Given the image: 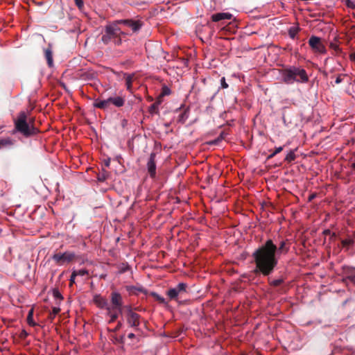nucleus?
I'll use <instances>...</instances> for the list:
<instances>
[{"mask_svg": "<svg viewBox=\"0 0 355 355\" xmlns=\"http://www.w3.org/2000/svg\"><path fill=\"white\" fill-rule=\"evenodd\" d=\"M290 250L288 240H282L278 244L272 239H268L264 243L257 248L252 257L255 264L253 270L256 275L270 276L278 264L276 255L286 254Z\"/></svg>", "mask_w": 355, "mask_h": 355, "instance_id": "obj_1", "label": "nucleus"}, {"mask_svg": "<svg viewBox=\"0 0 355 355\" xmlns=\"http://www.w3.org/2000/svg\"><path fill=\"white\" fill-rule=\"evenodd\" d=\"M35 119L28 117L24 111L20 112L14 119V129L12 134L19 133L25 138H29L37 135L40 130L35 126Z\"/></svg>", "mask_w": 355, "mask_h": 355, "instance_id": "obj_2", "label": "nucleus"}, {"mask_svg": "<svg viewBox=\"0 0 355 355\" xmlns=\"http://www.w3.org/2000/svg\"><path fill=\"white\" fill-rule=\"evenodd\" d=\"M281 74L283 82L287 85H291L295 82L297 83H306L309 80V77L306 70L295 66L283 69Z\"/></svg>", "mask_w": 355, "mask_h": 355, "instance_id": "obj_3", "label": "nucleus"}, {"mask_svg": "<svg viewBox=\"0 0 355 355\" xmlns=\"http://www.w3.org/2000/svg\"><path fill=\"white\" fill-rule=\"evenodd\" d=\"M119 21L116 20L105 26L104 33L101 37V41L104 44H108L113 42L116 46L121 45V38L118 37Z\"/></svg>", "mask_w": 355, "mask_h": 355, "instance_id": "obj_4", "label": "nucleus"}, {"mask_svg": "<svg viewBox=\"0 0 355 355\" xmlns=\"http://www.w3.org/2000/svg\"><path fill=\"white\" fill-rule=\"evenodd\" d=\"M188 285L186 283H179L175 287L169 288L166 295L171 300L178 301L180 297H183L187 293Z\"/></svg>", "mask_w": 355, "mask_h": 355, "instance_id": "obj_5", "label": "nucleus"}, {"mask_svg": "<svg viewBox=\"0 0 355 355\" xmlns=\"http://www.w3.org/2000/svg\"><path fill=\"white\" fill-rule=\"evenodd\" d=\"M76 257L74 252L67 251L64 253L59 252L54 254L52 257V259L57 265L62 266L74 261Z\"/></svg>", "mask_w": 355, "mask_h": 355, "instance_id": "obj_6", "label": "nucleus"}, {"mask_svg": "<svg viewBox=\"0 0 355 355\" xmlns=\"http://www.w3.org/2000/svg\"><path fill=\"white\" fill-rule=\"evenodd\" d=\"M119 24H123L129 27L134 33L138 32L144 25L141 20H135L132 19L116 20Z\"/></svg>", "mask_w": 355, "mask_h": 355, "instance_id": "obj_7", "label": "nucleus"}, {"mask_svg": "<svg viewBox=\"0 0 355 355\" xmlns=\"http://www.w3.org/2000/svg\"><path fill=\"white\" fill-rule=\"evenodd\" d=\"M111 308L118 309L119 313H122L123 310V297L118 292H112L110 295Z\"/></svg>", "mask_w": 355, "mask_h": 355, "instance_id": "obj_8", "label": "nucleus"}, {"mask_svg": "<svg viewBox=\"0 0 355 355\" xmlns=\"http://www.w3.org/2000/svg\"><path fill=\"white\" fill-rule=\"evenodd\" d=\"M309 44L316 52L321 53L326 52L325 46L319 37L311 36L309 40Z\"/></svg>", "mask_w": 355, "mask_h": 355, "instance_id": "obj_9", "label": "nucleus"}, {"mask_svg": "<svg viewBox=\"0 0 355 355\" xmlns=\"http://www.w3.org/2000/svg\"><path fill=\"white\" fill-rule=\"evenodd\" d=\"M126 323L129 327L133 328L135 331L139 330L141 315L138 313H130L125 315Z\"/></svg>", "mask_w": 355, "mask_h": 355, "instance_id": "obj_10", "label": "nucleus"}, {"mask_svg": "<svg viewBox=\"0 0 355 355\" xmlns=\"http://www.w3.org/2000/svg\"><path fill=\"white\" fill-rule=\"evenodd\" d=\"M344 278L343 282L350 281L355 284V268L352 266H344L342 268Z\"/></svg>", "mask_w": 355, "mask_h": 355, "instance_id": "obj_11", "label": "nucleus"}, {"mask_svg": "<svg viewBox=\"0 0 355 355\" xmlns=\"http://www.w3.org/2000/svg\"><path fill=\"white\" fill-rule=\"evenodd\" d=\"M155 157V153H151L146 164L148 173L151 178H155L156 176Z\"/></svg>", "mask_w": 355, "mask_h": 355, "instance_id": "obj_12", "label": "nucleus"}, {"mask_svg": "<svg viewBox=\"0 0 355 355\" xmlns=\"http://www.w3.org/2000/svg\"><path fill=\"white\" fill-rule=\"evenodd\" d=\"M233 15L229 12H218L213 14L211 17V19L214 22L220 21L223 20H230L232 19Z\"/></svg>", "mask_w": 355, "mask_h": 355, "instance_id": "obj_13", "label": "nucleus"}, {"mask_svg": "<svg viewBox=\"0 0 355 355\" xmlns=\"http://www.w3.org/2000/svg\"><path fill=\"white\" fill-rule=\"evenodd\" d=\"M94 302L101 309H105L107 310V308L110 307L107 300L99 295H96L94 297Z\"/></svg>", "mask_w": 355, "mask_h": 355, "instance_id": "obj_14", "label": "nucleus"}, {"mask_svg": "<svg viewBox=\"0 0 355 355\" xmlns=\"http://www.w3.org/2000/svg\"><path fill=\"white\" fill-rule=\"evenodd\" d=\"M94 107L103 110L109 109L110 107L109 98L105 100L96 99L94 102Z\"/></svg>", "mask_w": 355, "mask_h": 355, "instance_id": "obj_15", "label": "nucleus"}, {"mask_svg": "<svg viewBox=\"0 0 355 355\" xmlns=\"http://www.w3.org/2000/svg\"><path fill=\"white\" fill-rule=\"evenodd\" d=\"M109 101L111 105H114L116 107H122L125 103V98L121 96L110 97Z\"/></svg>", "mask_w": 355, "mask_h": 355, "instance_id": "obj_16", "label": "nucleus"}, {"mask_svg": "<svg viewBox=\"0 0 355 355\" xmlns=\"http://www.w3.org/2000/svg\"><path fill=\"white\" fill-rule=\"evenodd\" d=\"M107 315L110 318V321H109L110 323L114 322V321H116L119 317V315L121 313L119 312L118 309H114L111 308V306L107 308Z\"/></svg>", "mask_w": 355, "mask_h": 355, "instance_id": "obj_17", "label": "nucleus"}, {"mask_svg": "<svg viewBox=\"0 0 355 355\" xmlns=\"http://www.w3.org/2000/svg\"><path fill=\"white\" fill-rule=\"evenodd\" d=\"M44 56L47 61L48 66L49 67L53 65V52L51 46L48 47L44 50Z\"/></svg>", "mask_w": 355, "mask_h": 355, "instance_id": "obj_18", "label": "nucleus"}, {"mask_svg": "<svg viewBox=\"0 0 355 355\" xmlns=\"http://www.w3.org/2000/svg\"><path fill=\"white\" fill-rule=\"evenodd\" d=\"M15 140L10 138L0 139V148H10L15 144Z\"/></svg>", "mask_w": 355, "mask_h": 355, "instance_id": "obj_19", "label": "nucleus"}, {"mask_svg": "<svg viewBox=\"0 0 355 355\" xmlns=\"http://www.w3.org/2000/svg\"><path fill=\"white\" fill-rule=\"evenodd\" d=\"M96 78V73L92 71H83L80 74V78L83 80H91Z\"/></svg>", "mask_w": 355, "mask_h": 355, "instance_id": "obj_20", "label": "nucleus"}, {"mask_svg": "<svg viewBox=\"0 0 355 355\" xmlns=\"http://www.w3.org/2000/svg\"><path fill=\"white\" fill-rule=\"evenodd\" d=\"M189 109H185L181 114H180L178 116V121L181 123H184L187 119L189 118Z\"/></svg>", "mask_w": 355, "mask_h": 355, "instance_id": "obj_21", "label": "nucleus"}, {"mask_svg": "<svg viewBox=\"0 0 355 355\" xmlns=\"http://www.w3.org/2000/svg\"><path fill=\"white\" fill-rule=\"evenodd\" d=\"M341 244L343 248H345L346 250H348V248L354 244V240L352 238H348L346 239H343L341 241Z\"/></svg>", "mask_w": 355, "mask_h": 355, "instance_id": "obj_22", "label": "nucleus"}, {"mask_svg": "<svg viewBox=\"0 0 355 355\" xmlns=\"http://www.w3.org/2000/svg\"><path fill=\"white\" fill-rule=\"evenodd\" d=\"M132 78H133V75H132V74H125V85H126L127 89L128 91L132 90Z\"/></svg>", "mask_w": 355, "mask_h": 355, "instance_id": "obj_23", "label": "nucleus"}, {"mask_svg": "<svg viewBox=\"0 0 355 355\" xmlns=\"http://www.w3.org/2000/svg\"><path fill=\"white\" fill-rule=\"evenodd\" d=\"M33 309H31L28 311V315H27V323L31 326L35 327L36 326V323L33 321Z\"/></svg>", "mask_w": 355, "mask_h": 355, "instance_id": "obj_24", "label": "nucleus"}, {"mask_svg": "<svg viewBox=\"0 0 355 355\" xmlns=\"http://www.w3.org/2000/svg\"><path fill=\"white\" fill-rule=\"evenodd\" d=\"M300 28L297 26H292L288 30V35L291 38L295 39Z\"/></svg>", "mask_w": 355, "mask_h": 355, "instance_id": "obj_25", "label": "nucleus"}, {"mask_svg": "<svg viewBox=\"0 0 355 355\" xmlns=\"http://www.w3.org/2000/svg\"><path fill=\"white\" fill-rule=\"evenodd\" d=\"M150 295L151 296H153L159 303L164 304H166L165 299L163 297H162L161 295H159V294H157V293L151 292L150 293Z\"/></svg>", "mask_w": 355, "mask_h": 355, "instance_id": "obj_26", "label": "nucleus"}, {"mask_svg": "<svg viewBox=\"0 0 355 355\" xmlns=\"http://www.w3.org/2000/svg\"><path fill=\"white\" fill-rule=\"evenodd\" d=\"M268 283H269L270 286H271L277 287L284 283V279L281 278V279H274V280H270V279H268Z\"/></svg>", "mask_w": 355, "mask_h": 355, "instance_id": "obj_27", "label": "nucleus"}, {"mask_svg": "<svg viewBox=\"0 0 355 355\" xmlns=\"http://www.w3.org/2000/svg\"><path fill=\"white\" fill-rule=\"evenodd\" d=\"M60 311V309L58 307H53L52 309V312L49 313V318L50 320L53 321L55 318V315L59 313Z\"/></svg>", "mask_w": 355, "mask_h": 355, "instance_id": "obj_28", "label": "nucleus"}, {"mask_svg": "<svg viewBox=\"0 0 355 355\" xmlns=\"http://www.w3.org/2000/svg\"><path fill=\"white\" fill-rule=\"evenodd\" d=\"M295 159V153L294 151L293 150H291L286 156L285 157V161L287 162L288 163H290L293 161H294Z\"/></svg>", "mask_w": 355, "mask_h": 355, "instance_id": "obj_29", "label": "nucleus"}, {"mask_svg": "<svg viewBox=\"0 0 355 355\" xmlns=\"http://www.w3.org/2000/svg\"><path fill=\"white\" fill-rule=\"evenodd\" d=\"M284 149V147L283 146H279V147H277L275 148V150L271 153L270 154L268 157H267V159H272V157H274L277 154L279 153L280 152H282Z\"/></svg>", "mask_w": 355, "mask_h": 355, "instance_id": "obj_30", "label": "nucleus"}, {"mask_svg": "<svg viewBox=\"0 0 355 355\" xmlns=\"http://www.w3.org/2000/svg\"><path fill=\"white\" fill-rule=\"evenodd\" d=\"M148 111L151 114H159V108L157 107H156L153 103L149 107Z\"/></svg>", "mask_w": 355, "mask_h": 355, "instance_id": "obj_31", "label": "nucleus"}, {"mask_svg": "<svg viewBox=\"0 0 355 355\" xmlns=\"http://www.w3.org/2000/svg\"><path fill=\"white\" fill-rule=\"evenodd\" d=\"M127 290L130 292H133L134 291H138L139 292L146 293V291L143 287L137 288L135 286H128L127 287Z\"/></svg>", "mask_w": 355, "mask_h": 355, "instance_id": "obj_32", "label": "nucleus"}, {"mask_svg": "<svg viewBox=\"0 0 355 355\" xmlns=\"http://www.w3.org/2000/svg\"><path fill=\"white\" fill-rule=\"evenodd\" d=\"M73 272L76 274V276H84L88 274V271L85 269L75 270Z\"/></svg>", "mask_w": 355, "mask_h": 355, "instance_id": "obj_33", "label": "nucleus"}, {"mask_svg": "<svg viewBox=\"0 0 355 355\" xmlns=\"http://www.w3.org/2000/svg\"><path fill=\"white\" fill-rule=\"evenodd\" d=\"M345 5L348 8L355 9V3L354 1H352V0H346Z\"/></svg>", "mask_w": 355, "mask_h": 355, "instance_id": "obj_34", "label": "nucleus"}, {"mask_svg": "<svg viewBox=\"0 0 355 355\" xmlns=\"http://www.w3.org/2000/svg\"><path fill=\"white\" fill-rule=\"evenodd\" d=\"M53 293L54 297H55L57 299H60V300L63 299L61 293H60V291L58 289H54Z\"/></svg>", "mask_w": 355, "mask_h": 355, "instance_id": "obj_35", "label": "nucleus"}, {"mask_svg": "<svg viewBox=\"0 0 355 355\" xmlns=\"http://www.w3.org/2000/svg\"><path fill=\"white\" fill-rule=\"evenodd\" d=\"M169 94L170 89L167 87H164L162 88V92L159 96L162 97L164 96L168 95Z\"/></svg>", "mask_w": 355, "mask_h": 355, "instance_id": "obj_36", "label": "nucleus"}, {"mask_svg": "<svg viewBox=\"0 0 355 355\" xmlns=\"http://www.w3.org/2000/svg\"><path fill=\"white\" fill-rule=\"evenodd\" d=\"M220 87L223 89H226L228 87V84L226 83L225 77H223L220 79Z\"/></svg>", "mask_w": 355, "mask_h": 355, "instance_id": "obj_37", "label": "nucleus"}, {"mask_svg": "<svg viewBox=\"0 0 355 355\" xmlns=\"http://www.w3.org/2000/svg\"><path fill=\"white\" fill-rule=\"evenodd\" d=\"M330 48L334 49L337 53L340 51V49L339 48L338 45L335 43L331 42L330 44Z\"/></svg>", "mask_w": 355, "mask_h": 355, "instance_id": "obj_38", "label": "nucleus"}, {"mask_svg": "<svg viewBox=\"0 0 355 355\" xmlns=\"http://www.w3.org/2000/svg\"><path fill=\"white\" fill-rule=\"evenodd\" d=\"M119 32H120V33L118 34V37L119 38H121V42H122V40L126 37L127 33H125L124 31H122L119 27Z\"/></svg>", "mask_w": 355, "mask_h": 355, "instance_id": "obj_39", "label": "nucleus"}, {"mask_svg": "<svg viewBox=\"0 0 355 355\" xmlns=\"http://www.w3.org/2000/svg\"><path fill=\"white\" fill-rule=\"evenodd\" d=\"M74 2H75V4L76 5V6H77L79 9L83 8V5H84V3H83V0H74Z\"/></svg>", "mask_w": 355, "mask_h": 355, "instance_id": "obj_40", "label": "nucleus"}, {"mask_svg": "<svg viewBox=\"0 0 355 355\" xmlns=\"http://www.w3.org/2000/svg\"><path fill=\"white\" fill-rule=\"evenodd\" d=\"M125 315H129L130 313H136L133 311L131 306H125Z\"/></svg>", "mask_w": 355, "mask_h": 355, "instance_id": "obj_41", "label": "nucleus"}, {"mask_svg": "<svg viewBox=\"0 0 355 355\" xmlns=\"http://www.w3.org/2000/svg\"><path fill=\"white\" fill-rule=\"evenodd\" d=\"M323 234L324 235H331V237H336V234L334 232H331L330 230H325L323 231Z\"/></svg>", "mask_w": 355, "mask_h": 355, "instance_id": "obj_42", "label": "nucleus"}, {"mask_svg": "<svg viewBox=\"0 0 355 355\" xmlns=\"http://www.w3.org/2000/svg\"><path fill=\"white\" fill-rule=\"evenodd\" d=\"M76 274H74L73 272H72L71 275V278H70V282H69V286H71L73 285V284L75 283V278H76Z\"/></svg>", "mask_w": 355, "mask_h": 355, "instance_id": "obj_43", "label": "nucleus"}, {"mask_svg": "<svg viewBox=\"0 0 355 355\" xmlns=\"http://www.w3.org/2000/svg\"><path fill=\"white\" fill-rule=\"evenodd\" d=\"M346 75H343V76H345ZM342 76L343 75L342 74H340L337 76L336 80H335V83L336 84H340L342 81H343V78H342Z\"/></svg>", "mask_w": 355, "mask_h": 355, "instance_id": "obj_44", "label": "nucleus"}, {"mask_svg": "<svg viewBox=\"0 0 355 355\" xmlns=\"http://www.w3.org/2000/svg\"><path fill=\"white\" fill-rule=\"evenodd\" d=\"M162 103V96H159L156 101L153 103L156 107H159V105Z\"/></svg>", "mask_w": 355, "mask_h": 355, "instance_id": "obj_45", "label": "nucleus"}, {"mask_svg": "<svg viewBox=\"0 0 355 355\" xmlns=\"http://www.w3.org/2000/svg\"><path fill=\"white\" fill-rule=\"evenodd\" d=\"M122 326H123L122 322L121 321H119L117 324H116V327L114 329V331H119L122 327Z\"/></svg>", "mask_w": 355, "mask_h": 355, "instance_id": "obj_46", "label": "nucleus"}, {"mask_svg": "<svg viewBox=\"0 0 355 355\" xmlns=\"http://www.w3.org/2000/svg\"><path fill=\"white\" fill-rule=\"evenodd\" d=\"M98 180L100 182H103L106 180V175L104 173H103L102 175H98Z\"/></svg>", "mask_w": 355, "mask_h": 355, "instance_id": "obj_47", "label": "nucleus"}, {"mask_svg": "<svg viewBox=\"0 0 355 355\" xmlns=\"http://www.w3.org/2000/svg\"><path fill=\"white\" fill-rule=\"evenodd\" d=\"M128 338H130V339H132V338H136V336L135 334L133 333H130L128 335Z\"/></svg>", "mask_w": 355, "mask_h": 355, "instance_id": "obj_48", "label": "nucleus"}, {"mask_svg": "<svg viewBox=\"0 0 355 355\" xmlns=\"http://www.w3.org/2000/svg\"><path fill=\"white\" fill-rule=\"evenodd\" d=\"M350 60L353 62H355V53H352L350 55Z\"/></svg>", "mask_w": 355, "mask_h": 355, "instance_id": "obj_49", "label": "nucleus"}, {"mask_svg": "<svg viewBox=\"0 0 355 355\" xmlns=\"http://www.w3.org/2000/svg\"><path fill=\"white\" fill-rule=\"evenodd\" d=\"M128 269H129V266H127L125 268H122V269L121 270V272H125V271H126L127 270H128Z\"/></svg>", "mask_w": 355, "mask_h": 355, "instance_id": "obj_50", "label": "nucleus"}, {"mask_svg": "<svg viewBox=\"0 0 355 355\" xmlns=\"http://www.w3.org/2000/svg\"><path fill=\"white\" fill-rule=\"evenodd\" d=\"M127 123H128L127 120L123 119V120L122 121V125H123V127H125V125L127 124Z\"/></svg>", "mask_w": 355, "mask_h": 355, "instance_id": "obj_51", "label": "nucleus"}, {"mask_svg": "<svg viewBox=\"0 0 355 355\" xmlns=\"http://www.w3.org/2000/svg\"><path fill=\"white\" fill-rule=\"evenodd\" d=\"M352 167L353 169L355 170V163L352 164Z\"/></svg>", "mask_w": 355, "mask_h": 355, "instance_id": "obj_52", "label": "nucleus"}, {"mask_svg": "<svg viewBox=\"0 0 355 355\" xmlns=\"http://www.w3.org/2000/svg\"><path fill=\"white\" fill-rule=\"evenodd\" d=\"M354 238H355V231H354Z\"/></svg>", "mask_w": 355, "mask_h": 355, "instance_id": "obj_53", "label": "nucleus"}, {"mask_svg": "<svg viewBox=\"0 0 355 355\" xmlns=\"http://www.w3.org/2000/svg\"><path fill=\"white\" fill-rule=\"evenodd\" d=\"M353 15H354V17H355V13H353Z\"/></svg>", "mask_w": 355, "mask_h": 355, "instance_id": "obj_54", "label": "nucleus"}, {"mask_svg": "<svg viewBox=\"0 0 355 355\" xmlns=\"http://www.w3.org/2000/svg\"><path fill=\"white\" fill-rule=\"evenodd\" d=\"M258 355H261V354H259Z\"/></svg>", "mask_w": 355, "mask_h": 355, "instance_id": "obj_55", "label": "nucleus"}]
</instances>
